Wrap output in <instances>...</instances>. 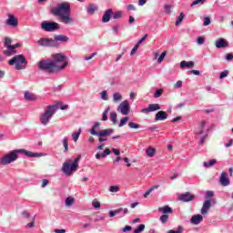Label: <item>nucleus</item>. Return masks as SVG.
<instances>
[{"label":"nucleus","mask_w":233,"mask_h":233,"mask_svg":"<svg viewBox=\"0 0 233 233\" xmlns=\"http://www.w3.org/2000/svg\"><path fill=\"white\" fill-rule=\"evenodd\" d=\"M201 129L196 133V136H201V134H203L204 130H203V127H205V122H201Z\"/></svg>","instance_id":"56"},{"label":"nucleus","mask_w":233,"mask_h":233,"mask_svg":"<svg viewBox=\"0 0 233 233\" xmlns=\"http://www.w3.org/2000/svg\"><path fill=\"white\" fill-rule=\"evenodd\" d=\"M79 136H81V129H79L78 132L72 135L73 141H77V139H79Z\"/></svg>","instance_id":"41"},{"label":"nucleus","mask_w":233,"mask_h":233,"mask_svg":"<svg viewBox=\"0 0 233 233\" xmlns=\"http://www.w3.org/2000/svg\"><path fill=\"white\" fill-rule=\"evenodd\" d=\"M51 14L55 15V17H59L60 23H64V25H72L74 23V18H72V7L70 3L64 2L58 4L56 7L51 9Z\"/></svg>","instance_id":"2"},{"label":"nucleus","mask_w":233,"mask_h":233,"mask_svg":"<svg viewBox=\"0 0 233 233\" xmlns=\"http://www.w3.org/2000/svg\"><path fill=\"white\" fill-rule=\"evenodd\" d=\"M217 163L216 159H211L208 162H204L205 168H210V167H214Z\"/></svg>","instance_id":"29"},{"label":"nucleus","mask_w":233,"mask_h":233,"mask_svg":"<svg viewBox=\"0 0 233 233\" xmlns=\"http://www.w3.org/2000/svg\"><path fill=\"white\" fill-rule=\"evenodd\" d=\"M158 212H162L163 214H172L174 210L172 209V208L165 206L163 208H158Z\"/></svg>","instance_id":"23"},{"label":"nucleus","mask_w":233,"mask_h":233,"mask_svg":"<svg viewBox=\"0 0 233 233\" xmlns=\"http://www.w3.org/2000/svg\"><path fill=\"white\" fill-rule=\"evenodd\" d=\"M114 11L112 9H106L102 16V23H108L112 19Z\"/></svg>","instance_id":"14"},{"label":"nucleus","mask_w":233,"mask_h":233,"mask_svg":"<svg viewBox=\"0 0 233 233\" xmlns=\"http://www.w3.org/2000/svg\"><path fill=\"white\" fill-rule=\"evenodd\" d=\"M5 25L12 28H15L17 25H19V20L15 17L14 15H8V19L5 21Z\"/></svg>","instance_id":"11"},{"label":"nucleus","mask_w":233,"mask_h":233,"mask_svg":"<svg viewBox=\"0 0 233 233\" xmlns=\"http://www.w3.org/2000/svg\"><path fill=\"white\" fill-rule=\"evenodd\" d=\"M143 230H145V225H144V224H140V225L133 231V233H140V232H143Z\"/></svg>","instance_id":"38"},{"label":"nucleus","mask_w":233,"mask_h":233,"mask_svg":"<svg viewBox=\"0 0 233 233\" xmlns=\"http://www.w3.org/2000/svg\"><path fill=\"white\" fill-rule=\"evenodd\" d=\"M207 137H208V135H205L204 137H202L199 140V145H205V139H207Z\"/></svg>","instance_id":"59"},{"label":"nucleus","mask_w":233,"mask_h":233,"mask_svg":"<svg viewBox=\"0 0 233 233\" xmlns=\"http://www.w3.org/2000/svg\"><path fill=\"white\" fill-rule=\"evenodd\" d=\"M219 183L222 187H228V185H230V178H228V173L225 171L221 173Z\"/></svg>","instance_id":"10"},{"label":"nucleus","mask_w":233,"mask_h":233,"mask_svg":"<svg viewBox=\"0 0 233 233\" xmlns=\"http://www.w3.org/2000/svg\"><path fill=\"white\" fill-rule=\"evenodd\" d=\"M183 86V81L178 80L176 84H174V88H181Z\"/></svg>","instance_id":"53"},{"label":"nucleus","mask_w":233,"mask_h":233,"mask_svg":"<svg viewBox=\"0 0 233 233\" xmlns=\"http://www.w3.org/2000/svg\"><path fill=\"white\" fill-rule=\"evenodd\" d=\"M41 28L46 32H54L56 30H59V24L56 22L43 21L41 24Z\"/></svg>","instance_id":"7"},{"label":"nucleus","mask_w":233,"mask_h":233,"mask_svg":"<svg viewBox=\"0 0 233 233\" xmlns=\"http://www.w3.org/2000/svg\"><path fill=\"white\" fill-rule=\"evenodd\" d=\"M192 66H194V62L192 61L187 62L183 60L180 62V68H192Z\"/></svg>","instance_id":"24"},{"label":"nucleus","mask_w":233,"mask_h":233,"mask_svg":"<svg viewBox=\"0 0 233 233\" xmlns=\"http://www.w3.org/2000/svg\"><path fill=\"white\" fill-rule=\"evenodd\" d=\"M128 127H129V128H133V129L141 128V126L139 124H137L134 122H129Z\"/></svg>","instance_id":"39"},{"label":"nucleus","mask_w":233,"mask_h":233,"mask_svg":"<svg viewBox=\"0 0 233 233\" xmlns=\"http://www.w3.org/2000/svg\"><path fill=\"white\" fill-rule=\"evenodd\" d=\"M127 123H128V116H125L124 118H122L120 120V124L119 127H125V125H127Z\"/></svg>","instance_id":"42"},{"label":"nucleus","mask_w":233,"mask_h":233,"mask_svg":"<svg viewBox=\"0 0 233 233\" xmlns=\"http://www.w3.org/2000/svg\"><path fill=\"white\" fill-rule=\"evenodd\" d=\"M157 188H159V186H157V185L151 187L144 194V198H148V196H150V194H152V192H154V190H157Z\"/></svg>","instance_id":"26"},{"label":"nucleus","mask_w":233,"mask_h":233,"mask_svg":"<svg viewBox=\"0 0 233 233\" xmlns=\"http://www.w3.org/2000/svg\"><path fill=\"white\" fill-rule=\"evenodd\" d=\"M62 145L64 147V152H68V137H65L62 140Z\"/></svg>","instance_id":"32"},{"label":"nucleus","mask_w":233,"mask_h":233,"mask_svg":"<svg viewBox=\"0 0 233 233\" xmlns=\"http://www.w3.org/2000/svg\"><path fill=\"white\" fill-rule=\"evenodd\" d=\"M110 120L114 125H116L117 123V113L116 112L110 113Z\"/></svg>","instance_id":"31"},{"label":"nucleus","mask_w":233,"mask_h":233,"mask_svg":"<svg viewBox=\"0 0 233 233\" xmlns=\"http://www.w3.org/2000/svg\"><path fill=\"white\" fill-rule=\"evenodd\" d=\"M121 99H123V96L120 95V93H115L113 95V101H114V103H119V101H121Z\"/></svg>","instance_id":"28"},{"label":"nucleus","mask_w":233,"mask_h":233,"mask_svg":"<svg viewBox=\"0 0 233 233\" xmlns=\"http://www.w3.org/2000/svg\"><path fill=\"white\" fill-rule=\"evenodd\" d=\"M228 76V70H225L220 74V79H224V77H227Z\"/></svg>","instance_id":"58"},{"label":"nucleus","mask_w":233,"mask_h":233,"mask_svg":"<svg viewBox=\"0 0 233 233\" xmlns=\"http://www.w3.org/2000/svg\"><path fill=\"white\" fill-rule=\"evenodd\" d=\"M196 196L192 195L190 192H186L178 196V200L187 203L188 201L194 200Z\"/></svg>","instance_id":"12"},{"label":"nucleus","mask_w":233,"mask_h":233,"mask_svg":"<svg viewBox=\"0 0 233 233\" xmlns=\"http://www.w3.org/2000/svg\"><path fill=\"white\" fill-rule=\"evenodd\" d=\"M161 223L165 224L167 221H168V215L165 214L160 217Z\"/></svg>","instance_id":"44"},{"label":"nucleus","mask_w":233,"mask_h":233,"mask_svg":"<svg viewBox=\"0 0 233 233\" xmlns=\"http://www.w3.org/2000/svg\"><path fill=\"white\" fill-rule=\"evenodd\" d=\"M183 19H185V14L180 13V15H178L177 22H176V26H179V25H181V23L183 22Z\"/></svg>","instance_id":"33"},{"label":"nucleus","mask_w":233,"mask_h":233,"mask_svg":"<svg viewBox=\"0 0 233 233\" xmlns=\"http://www.w3.org/2000/svg\"><path fill=\"white\" fill-rule=\"evenodd\" d=\"M39 46H59V44L50 38H40L38 40Z\"/></svg>","instance_id":"9"},{"label":"nucleus","mask_w":233,"mask_h":233,"mask_svg":"<svg viewBox=\"0 0 233 233\" xmlns=\"http://www.w3.org/2000/svg\"><path fill=\"white\" fill-rule=\"evenodd\" d=\"M113 19H121V17H123V12L121 11H116L115 13H113Z\"/></svg>","instance_id":"35"},{"label":"nucleus","mask_w":233,"mask_h":233,"mask_svg":"<svg viewBox=\"0 0 233 233\" xmlns=\"http://www.w3.org/2000/svg\"><path fill=\"white\" fill-rule=\"evenodd\" d=\"M109 192H119V186H111L109 187Z\"/></svg>","instance_id":"47"},{"label":"nucleus","mask_w":233,"mask_h":233,"mask_svg":"<svg viewBox=\"0 0 233 233\" xmlns=\"http://www.w3.org/2000/svg\"><path fill=\"white\" fill-rule=\"evenodd\" d=\"M217 48H225L228 46V42H227L224 38H219L215 43Z\"/></svg>","instance_id":"18"},{"label":"nucleus","mask_w":233,"mask_h":233,"mask_svg":"<svg viewBox=\"0 0 233 233\" xmlns=\"http://www.w3.org/2000/svg\"><path fill=\"white\" fill-rule=\"evenodd\" d=\"M8 65L11 66L15 65V68L16 70H25V68H26L27 62L25 56L17 55L8 61Z\"/></svg>","instance_id":"5"},{"label":"nucleus","mask_w":233,"mask_h":233,"mask_svg":"<svg viewBox=\"0 0 233 233\" xmlns=\"http://www.w3.org/2000/svg\"><path fill=\"white\" fill-rule=\"evenodd\" d=\"M110 111V107H107L102 115V121H108V112Z\"/></svg>","instance_id":"34"},{"label":"nucleus","mask_w":233,"mask_h":233,"mask_svg":"<svg viewBox=\"0 0 233 233\" xmlns=\"http://www.w3.org/2000/svg\"><path fill=\"white\" fill-rule=\"evenodd\" d=\"M19 152H21L27 157H41V155L39 153H32V151H27L25 149L12 150L0 159V165L6 166L10 165V163H14V161H17V159L19 158V155L17 154Z\"/></svg>","instance_id":"3"},{"label":"nucleus","mask_w":233,"mask_h":233,"mask_svg":"<svg viewBox=\"0 0 233 233\" xmlns=\"http://www.w3.org/2000/svg\"><path fill=\"white\" fill-rule=\"evenodd\" d=\"M97 10H99V7H97V5L95 4H91L88 5L86 12L89 14V15H94Z\"/></svg>","instance_id":"20"},{"label":"nucleus","mask_w":233,"mask_h":233,"mask_svg":"<svg viewBox=\"0 0 233 233\" xmlns=\"http://www.w3.org/2000/svg\"><path fill=\"white\" fill-rule=\"evenodd\" d=\"M167 56V51H164L158 57L157 63H163V60L165 59V56Z\"/></svg>","instance_id":"43"},{"label":"nucleus","mask_w":233,"mask_h":233,"mask_svg":"<svg viewBox=\"0 0 233 233\" xmlns=\"http://www.w3.org/2000/svg\"><path fill=\"white\" fill-rule=\"evenodd\" d=\"M168 117V114L165 111H158L155 116V121H165Z\"/></svg>","instance_id":"16"},{"label":"nucleus","mask_w":233,"mask_h":233,"mask_svg":"<svg viewBox=\"0 0 233 233\" xmlns=\"http://www.w3.org/2000/svg\"><path fill=\"white\" fill-rule=\"evenodd\" d=\"M183 230H184L183 227L179 226V227L177 228V231L168 230L167 233H183Z\"/></svg>","instance_id":"46"},{"label":"nucleus","mask_w":233,"mask_h":233,"mask_svg":"<svg viewBox=\"0 0 233 233\" xmlns=\"http://www.w3.org/2000/svg\"><path fill=\"white\" fill-rule=\"evenodd\" d=\"M226 59H227V61H232V59H233V55H232V54H228V55H226Z\"/></svg>","instance_id":"63"},{"label":"nucleus","mask_w":233,"mask_h":233,"mask_svg":"<svg viewBox=\"0 0 233 233\" xmlns=\"http://www.w3.org/2000/svg\"><path fill=\"white\" fill-rule=\"evenodd\" d=\"M147 38L148 35H145L137 44L141 45L142 43H144V41H147Z\"/></svg>","instance_id":"54"},{"label":"nucleus","mask_w":233,"mask_h":233,"mask_svg":"<svg viewBox=\"0 0 233 233\" xmlns=\"http://www.w3.org/2000/svg\"><path fill=\"white\" fill-rule=\"evenodd\" d=\"M127 10L128 11L133 10L134 12H136L137 9L136 8V6L134 5L131 4V5H127Z\"/></svg>","instance_id":"62"},{"label":"nucleus","mask_w":233,"mask_h":233,"mask_svg":"<svg viewBox=\"0 0 233 233\" xmlns=\"http://www.w3.org/2000/svg\"><path fill=\"white\" fill-rule=\"evenodd\" d=\"M99 127H101V123L96 122L92 128L89 130V134H91V136H97L99 132H97L96 130L97 128H99Z\"/></svg>","instance_id":"22"},{"label":"nucleus","mask_w":233,"mask_h":233,"mask_svg":"<svg viewBox=\"0 0 233 233\" xmlns=\"http://www.w3.org/2000/svg\"><path fill=\"white\" fill-rule=\"evenodd\" d=\"M206 0H195L193 1V3L191 4V6H196V5H199V3H205Z\"/></svg>","instance_id":"57"},{"label":"nucleus","mask_w":233,"mask_h":233,"mask_svg":"<svg viewBox=\"0 0 233 233\" xmlns=\"http://www.w3.org/2000/svg\"><path fill=\"white\" fill-rule=\"evenodd\" d=\"M80 159H81V155H79L78 157H76L74 160L71 166H70V163L65 162L62 167L64 174H66V176H72V174H74V172H76V170H77V168L79 167Z\"/></svg>","instance_id":"6"},{"label":"nucleus","mask_w":233,"mask_h":233,"mask_svg":"<svg viewBox=\"0 0 233 233\" xmlns=\"http://www.w3.org/2000/svg\"><path fill=\"white\" fill-rule=\"evenodd\" d=\"M165 10L166 14H170V12H172V5H166Z\"/></svg>","instance_id":"60"},{"label":"nucleus","mask_w":233,"mask_h":233,"mask_svg":"<svg viewBox=\"0 0 233 233\" xmlns=\"http://www.w3.org/2000/svg\"><path fill=\"white\" fill-rule=\"evenodd\" d=\"M76 199H74V198L72 197H67L66 198V207H72V205H74Z\"/></svg>","instance_id":"30"},{"label":"nucleus","mask_w":233,"mask_h":233,"mask_svg":"<svg viewBox=\"0 0 233 233\" xmlns=\"http://www.w3.org/2000/svg\"><path fill=\"white\" fill-rule=\"evenodd\" d=\"M197 43H198V45H203V43H205V38L203 36H199L197 39Z\"/></svg>","instance_id":"55"},{"label":"nucleus","mask_w":233,"mask_h":233,"mask_svg":"<svg viewBox=\"0 0 233 233\" xmlns=\"http://www.w3.org/2000/svg\"><path fill=\"white\" fill-rule=\"evenodd\" d=\"M66 66H68V61H66V56L62 53L52 55V60H41L38 63V68L47 74H59Z\"/></svg>","instance_id":"1"},{"label":"nucleus","mask_w":233,"mask_h":233,"mask_svg":"<svg viewBox=\"0 0 233 233\" xmlns=\"http://www.w3.org/2000/svg\"><path fill=\"white\" fill-rule=\"evenodd\" d=\"M53 40L56 41V43H57L58 41H60L61 43H68L70 38H68V36L65 35H55Z\"/></svg>","instance_id":"17"},{"label":"nucleus","mask_w":233,"mask_h":233,"mask_svg":"<svg viewBox=\"0 0 233 233\" xmlns=\"http://www.w3.org/2000/svg\"><path fill=\"white\" fill-rule=\"evenodd\" d=\"M19 47H21V44L17 43L15 45L9 46L8 50H15V48H19Z\"/></svg>","instance_id":"51"},{"label":"nucleus","mask_w":233,"mask_h":233,"mask_svg":"<svg viewBox=\"0 0 233 233\" xmlns=\"http://www.w3.org/2000/svg\"><path fill=\"white\" fill-rule=\"evenodd\" d=\"M92 205H93L94 208H101V202H99V201H93Z\"/></svg>","instance_id":"52"},{"label":"nucleus","mask_w":233,"mask_h":233,"mask_svg":"<svg viewBox=\"0 0 233 233\" xmlns=\"http://www.w3.org/2000/svg\"><path fill=\"white\" fill-rule=\"evenodd\" d=\"M112 134H114V129L107 128L100 130L96 136H98V137H108L112 136Z\"/></svg>","instance_id":"15"},{"label":"nucleus","mask_w":233,"mask_h":233,"mask_svg":"<svg viewBox=\"0 0 233 233\" xmlns=\"http://www.w3.org/2000/svg\"><path fill=\"white\" fill-rule=\"evenodd\" d=\"M201 221H203V216H201V215H195L190 219V223L192 225H199V223H201Z\"/></svg>","instance_id":"19"},{"label":"nucleus","mask_w":233,"mask_h":233,"mask_svg":"<svg viewBox=\"0 0 233 233\" xmlns=\"http://www.w3.org/2000/svg\"><path fill=\"white\" fill-rule=\"evenodd\" d=\"M210 207H212V201L210 200H206L203 203L202 208H201V214L202 216H207L208 214V210H210Z\"/></svg>","instance_id":"13"},{"label":"nucleus","mask_w":233,"mask_h":233,"mask_svg":"<svg viewBox=\"0 0 233 233\" xmlns=\"http://www.w3.org/2000/svg\"><path fill=\"white\" fill-rule=\"evenodd\" d=\"M113 32H115V34H119V25L113 26Z\"/></svg>","instance_id":"61"},{"label":"nucleus","mask_w":233,"mask_h":233,"mask_svg":"<svg viewBox=\"0 0 233 233\" xmlns=\"http://www.w3.org/2000/svg\"><path fill=\"white\" fill-rule=\"evenodd\" d=\"M25 101H37V96L34 93L26 91L24 95Z\"/></svg>","instance_id":"21"},{"label":"nucleus","mask_w":233,"mask_h":233,"mask_svg":"<svg viewBox=\"0 0 233 233\" xmlns=\"http://www.w3.org/2000/svg\"><path fill=\"white\" fill-rule=\"evenodd\" d=\"M146 154H147V156H148V157H154V155L156 154V148L147 147L146 149Z\"/></svg>","instance_id":"25"},{"label":"nucleus","mask_w":233,"mask_h":233,"mask_svg":"<svg viewBox=\"0 0 233 233\" xmlns=\"http://www.w3.org/2000/svg\"><path fill=\"white\" fill-rule=\"evenodd\" d=\"M210 23H211L210 17L205 16L204 17V23H203L204 26H208V25H210Z\"/></svg>","instance_id":"48"},{"label":"nucleus","mask_w":233,"mask_h":233,"mask_svg":"<svg viewBox=\"0 0 233 233\" xmlns=\"http://www.w3.org/2000/svg\"><path fill=\"white\" fill-rule=\"evenodd\" d=\"M27 228H34L35 227V217L31 218V222L26 225Z\"/></svg>","instance_id":"36"},{"label":"nucleus","mask_w":233,"mask_h":233,"mask_svg":"<svg viewBox=\"0 0 233 233\" xmlns=\"http://www.w3.org/2000/svg\"><path fill=\"white\" fill-rule=\"evenodd\" d=\"M150 112H156V110H161L159 104H150L149 106Z\"/></svg>","instance_id":"27"},{"label":"nucleus","mask_w":233,"mask_h":233,"mask_svg":"<svg viewBox=\"0 0 233 233\" xmlns=\"http://www.w3.org/2000/svg\"><path fill=\"white\" fill-rule=\"evenodd\" d=\"M5 48L8 49L9 46H12V38L10 37H5Z\"/></svg>","instance_id":"37"},{"label":"nucleus","mask_w":233,"mask_h":233,"mask_svg":"<svg viewBox=\"0 0 233 233\" xmlns=\"http://www.w3.org/2000/svg\"><path fill=\"white\" fill-rule=\"evenodd\" d=\"M22 216H23V218H30V213L24 211V212H22Z\"/></svg>","instance_id":"64"},{"label":"nucleus","mask_w":233,"mask_h":233,"mask_svg":"<svg viewBox=\"0 0 233 233\" xmlns=\"http://www.w3.org/2000/svg\"><path fill=\"white\" fill-rule=\"evenodd\" d=\"M101 97H102V99H104V101L108 100V94L106 93V91H102L101 92Z\"/></svg>","instance_id":"50"},{"label":"nucleus","mask_w":233,"mask_h":233,"mask_svg":"<svg viewBox=\"0 0 233 233\" xmlns=\"http://www.w3.org/2000/svg\"><path fill=\"white\" fill-rule=\"evenodd\" d=\"M138 48H139V44H136L133 49L131 50L130 56H134V54L137 52Z\"/></svg>","instance_id":"49"},{"label":"nucleus","mask_w":233,"mask_h":233,"mask_svg":"<svg viewBox=\"0 0 233 233\" xmlns=\"http://www.w3.org/2000/svg\"><path fill=\"white\" fill-rule=\"evenodd\" d=\"M161 96H163V89H157L155 92L154 97L157 98V97H161Z\"/></svg>","instance_id":"45"},{"label":"nucleus","mask_w":233,"mask_h":233,"mask_svg":"<svg viewBox=\"0 0 233 233\" xmlns=\"http://www.w3.org/2000/svg\"><path fill=\"white\" fill-rule=\"evenodd\" d=\"M3 54L5 56H7L8 57H10V56H14V54H16V51L15 50H5L3 51Z\"/></svg>","instance_id":"40"},{"label":"nucleus","mask_w":233,"mask_h":233,"mask_svg":"<svg viewBox=\"0 0 233 233\" xmlns=\"http://www.w3.org/2000/svg\"><path fill=\"white\" fill-rule=\"evenodd\" d=\"M117 110L120 111L123 116H128V114H130V103L127 100L123 101L118 106Z\"/></svg>","instance_id":"8"},{"label":"nucleus","mask_w":233,"mask_h":233,"mask_svg":"<svg viewBox=\"0 0 233 233\" xmlns=\"http://www.w3.org/2000/svg\"><path fill=\"white\" fill-rule=\"evenodd\" d=\"M57 110H59V107L56 105L47 106L46 111L40 116V122L42 125L46 127V125L50 123V118L54 116V114H56V112H57Z\"/></svg>","instance_id":"4"}]
</instances>
